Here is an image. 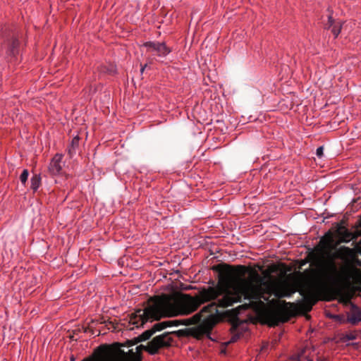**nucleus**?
<instances>
[{
	"mask_svg": "<svg viewBox=\"0 0 361 361\" xmlns=\"http://www.w3.org/2000/svg\"><path fill=\"white\" fill-rule=\"evenodd\" d=\"M219 275L220 281L216 285L201 288L195 296L180 293L151 297L144 309L137 310L130 315L129 323L139 327L163 317L190 314L208 302H211L204 307L203 311L218 312L219 307L232 306L240 302L242 298L248 300V303L233 310L238 315L240 310H255L264 306V301L269 300L271 289L263 286L264 279L257 270L243 265L224 264Z\"/></svg>",
	"mask_w": 361,
	"mask_h": 361,
	"instance_id": "f257e3e1",
	"label": "nucleus"
},
{
	"mask_svg": "<svg viewBox=\"0 0 361 361\" xmlns=\"http://www.w3.org/2000/svg\"><path fill=\"white\" fill-rule=\"evenodd\" d=\"M316 154L318 157H322L323 156L324 147L322 146H321L317 149Z\"/></svg>",
	"mask_w": 361,
	"mask_h": 361,
	"instance_id": "a211bd4d",
	"label": "nucleus"
},
{
	"mask_svg": "<svg viewBox=\"0 0 361 361\" xmlns=\"http://www.w3.org/2000/svg\"><path fill=\"white\" fill-rule=\"evenodd\" d=\"M345 338L348 341H353L356 338V335L355 334L350 333L345 335Z\"/></svg>",
	"mask_w": 361,
	"mask_h": 361,
	"instance_id": "aec40b11",
	"label": "nucleus"
},
{
	"mask_svg": "<svg viewBox=\"0 0 361 361\" xmlns=\"http://www.w3.org/2000/svg\"><path fill=\"white\" fill-rule=\"evenodd\" d=\"M171 324V322H161L155 324L151 329L154 331V333L155 334L157 331H160L167 327H169Z\"/></svg>",
	"mask_w": 361,
	"mask_h": 361,
	"instance_id": "dca6fc26",
	"label": "nucleus"
},
{
	"mask_svg": "<svg viewBox=\"0 0 361 361\" xmlns=\"http://www.w3.org/2000/svg\"><path fill=\"white\" fill-rule=\"evenodd\" d=\"M173 332H165L161 335L154 337L147 345H140L133 349L125 352L121 348L116 349L118 357L123 361H141V354L143 350L148 352L150 355L157 354L160 349L168 348L171 345Z\"/></svg>",
	"mask_w": 361,
	"mask_h": 361,
	"instance_id": "7ed1b4c3",
	"label": "nucleus"
},
{
	"mask_svg": "<svg viewBox=\"0 0 361 361\" xmlns=\"http://www.w3.org/2000/svg\"><path fill=\"white\" fill-rule=\"evenodd\" d=\"M82 361H92L90 359H85ZM102 361H117L114 357H106L102 360Z\"/></svg>",
	"mask_w": 361,
	"mask_h": 361,
	"instance_id": "6ab92c4d",
	"label": "nucleus"
},
{
	"mask_svg": "<svg viewBox=\"0 0 361 361\" xmlns=\"http://www.w3.org/2000/svg\"><path fill=\"white\" fill-rule=\"evenodd\" d=\"M319 279L315 283L307 288L305 298L312 302L307 307V311L312 310V305L316 302V293L314 288H329L340 298V302L345 305H350V309L348 312L347 322L353 325L361 322V309L350 301V298L345 296L343 292L341 284L343 281H348L350 276L346 275V271L340 269L333 257H328L320 261L319 264Z\"/></svg>",
	"mask_w": 361,
	"mask_h": 361,
	"instance_id": "f03ea898",
	"label": "nucleus"
},
{
	"mask_svg": "<svg viewBox=\"0 0 361 361\" xmlns=\"http://www.w3.org/2000/svg\"><path fill=\"white\" fill-rule=\"evenodd\" d=\"M356 283L358 284V286H360V290H361V274L359 273L357 276V279H356Z\"/></svg>",
	"mask_w": 361,
	"mask_h": 361,
	"instance_id": "412c9836",
	"label": "nucleus"
},
{
	"mask_svg": "<svg viewBox=\"0 0 361 361\" xmlns=\"http://www.w3.org/2000/svg\"><path fill=\"white\" fill-rule=\"evenodd\" d=\"M79 136H75L73 138L70 146L68 148V154L70 158H73V156L76 154L79 147Z\"/></svg>",
	"mask_w": 361,
	"mask_h": 361,
	"instance_id": "f8f14e48",
	"label": "nucleus"
},
{
	"mask_svg": "<svg viewBox=\"0 0 361 361\" xmlns=\"http://www.w3.org/2000/svg\"><path fill=\"white\" fill-rule=\"evenodd\" d=\"M41 184V177L39 175L35 174L31 178V188L34 192L37 191Z\"/></svg>",
	"mask_w": 361,
	"mask_h": 361,
	"instance_id": "2eb2a0df",
	"label": "nucleus"
},
{
	"mask_svg": "<svg viewBox=\"0 0 361 361\" xmlns=\"http://www.w3.org/2000/svg\"><path fill=\"white\" fill-rule=\"evenodd\" d=\"M144 69H145V68H144V67H143V68H141V71H142V72H143V71H144Z\"/></svg>",
	"mask_w": 361,
	"mask_h": 361,
	"instance_id": "5701e85b",
	"label": "nucleus"
},
{
	"mask_svg": "<svg viewBox=\"0 0 361 361\" xmlns=\"http://www.w3.org/2000/svg\"><path fill=\"white\" fill-rule=\"evenodd\" d=\"M61 160L62 155L61 154H56L52 159L49 166V170L51 174L56 175L61 173L62 170Z\"/></svg>",
	"mask_w": 361,
	"mask_h": 361,
	"instance_id": "9d476101",
	"label": "nucleus"
},
{
	"mask_svg": "<svg viewBox=\"0 0 361 361\" xmlns=\"http://www.w3.org/2000/svg\"><path fill=\"white\" fill-rule=\"evenodd\" d=\"M271 303L276 304L278 306L275 310L270 311L267 317L273 322L274 325L279 324L280 322L284 323L289 320L290 314L294 307V304L286 302V300H271Z\"/></svg>",
	"mask_w": 361,
	"mask_h": 361,
	"instance_id": "39448f33",
	"label": "nucleus"
},
{
	"mask_svg": "<svg viewBox=\"0 0 361 361\" xmlns=\"http://www.w3.org/2000/svg\"><path fill=\"white\" fill-rule=\"evenodd\" d=\"M154 331L152 330V329H147L145 331H144L142 334L139 335L137 337H135L132 339L127 340L125 343L122 344L116 343L118 346H124V347H132L133 345H137L138 343L142 341H145L147 340H149L152 335L154 334Z\"/></svg>",
	"mask_w": 361,
	"mask_h": 361,
	"instance_id": "6e6552de",
	"label": "nucleus"
},
{
	"mask_svg": "<svg viewBox=\"0 0 361 361\" xmlns=\"http://www.w3.org/2000/svg\"><path fill=\"white\" fill-rule=\"evenodd\" d=\"M341 27L342 22L341 20H335L331 16H329L326 28L331 29L335 37H337L341 32Z\"/></svg>",
	"mask_w": 361,
	"mask_h": 361,
	"instance_id": "1a4fd4ad",
	"label": "nucleus"
},
{
	"mask_svg": "<svg viewBox=\"0 0 361 361\" xmlns=\"http://www.w3.org/2000/svg\"><path fill=\"white\" fill-rule=\"evenodd\" d=\"M144 45L147 47L148 51H155L159 56H166L171 51L165 43L147 42Z\"/></svg>",
	"mask_w": 361,
	"mask_h": 361,
	"instance_id": "0eeeda50",
	"label": "nucleus"
},
{
	"mask_svg": "<svg viewBox=\"0 0 361 361\" xmlns=\"http://www.w3.org/2000/svg\"><path fill=\"white\" fill-rule=\"evenodd\" d=\"M28 175V171L27 169H24L20 176V180L23 184H25L27 180Z\"/></svg>",
	"mask_w": 361,
	"mask_h": 361,
	"instance_id": "f3484780",
	"label": "nucleus"
},
{
	"mask_svg": "<svg viewBox=\"0 0 361 361\" xmlns=\"http://www.w3.org/2000/svg\"><path fill=\"white\" fill-rule=\"evenodd\" d=\"M204 307L201 310V311L192 316L191 318L188 319V322H183L182 320H170L171 322L170 326H179L180 324H201L205 326L208 330H210L213 328V326L216 324L217 319L216 315L219 314L218 312H213L209 310L203 311Z\"/></svg>",
	"mask_w": 361,
	"mask_h": 361,
	"instance_id": "20e7f679",
	"label": "nucleus"
},
{
	"mask_svg": "<svg viewBox=\"0 0 361 361\" xmlns=\"http://www.w3.org/2000/svg\"><path fill=\"white\" fill-rule=\"evenodd\" d=\"M336 233L340 241L342 243H348L351 240H356L361 235V231L351 232L342 224L337 225Z\"/></svg>",
	"mask_w": 361,
	"mask_h": 361,
	"instance_id": "423d86ee",
	"label": "nucleus"
},
{
	"mask_svg": "<svg viewBox=\"0 0 361 361\" xmlns=\"http://www.w3.org/2000/svg\"><path fill=\"white\" fill-rule=\"evenodd\" d=\"M19 45L18 39L16 37H12L11 41L8 44V54L12 56H15L18 52V47Z\"/></svg>",
	"mask_w": 361,
	"mask_h": 361,
	"instance_id": "ddd939ff",
	"label": "nucleus"
},
{
	"mask_svg": "<svg viewBox=\"0 0 361 361\" xmlns=\"http://www.w3.org/2000/svg\"><path fill=\"white\" fill-rule=\"evenodd\" d=\"M294 291L288 286H279L275 288L274 295L279 299L284 297H290Z\"/></svg>",
	"mask_w": 361,
	"mask_h": 361,
	"instance_id": "9b49d317",
	"label": "nucleus"
},
{
	"mask_svg": "<svg viewBox=\"0 0 361 361\" xmlns=\"http://www.w3.org/2000/svg\"><path fill=\"white\" fill-rule=\"evenodd\" d=\"M345 250V252H350V250H351L349 247H341L340 248V250Z\"/></svg>",
	"mask_w": 361,
	"mask_h": 361,
	"instance_id": "4be33fe9",
	"label": "nucleus"
},
{
	"mask_svg": "<svg viewBox=\"0 0 361 361\" xmlns=\"http://www.w3.org/2000/svg\"><path fill=\"white\" fill-rule=\"evenodd\" d=\"M333 242V238L331 234L327 237H323L319 241V245L322 250L327 249Z\"/></svg>",
	"mask_w": 361,
	"mask_h": 361,
	"instance_id": "4468645a",
	"label": "nucleus"
}]
</instances>
